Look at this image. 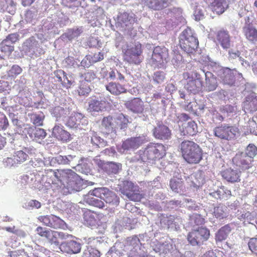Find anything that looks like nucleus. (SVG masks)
Masks as SVG:
<instances>
[{
    "instance_id": "f257e3e1",
    "label": "nucleus",
    "mask_w": 257,
    "mask_h": 257,
    "mask_svg": "<svg viewBox=\"0 0 257 257\" xmlns=\"http://www.w3.org/2000/svg\"><path fill=\"white\" fill-rule=\"evenodd\" d=\"M165 147L161 143H150L145 149L140 150L135 158L142 162L151 164L166 156Z\"/></svg>"
},
{
    "instance_id": "f03ea898",
    "label": "nucleus",
    "mask_w": 257,
    "mask_h": 257,
    "mask_svg": "<svg viewBox=\"0 0 257 257\" xmlns=\"http://www.w3.org/2000/svg\"><path fill=\"white\" fill-rule=\"evenodd\" d=\"M184 159L189 164H198L202 159L203 152L200 146L192 141H184L180 144Z\"/></svg>"
},
{
    "instance_id": "7ed1b4c3",
    "label": "nucleus",
    "mask_w": 257,
    "mask_h": 257,
    "mask_svg": "<svg viewBox=\"0 0 257 257\" xmlns=\"http://www.w3.org/2000/svg\"><path fill=\"white\" fill-rule=\"evenodd\" d=\"M257 155V147L253 144H248L244 152H238L232 158V163L242 170H247L252 166L254 158Z\"/></svg>"
},
{
    "instance_id": "20e7f679",
    "label": "nucleus",
    "mask_w": 257,
    "mask_h": 257,
    "mask_svg": "<svg viewBox=\"0 0 257 257\" xmlns=\"http://www.w3.org/2000/svg\"><path fill=\"white\" fill-rule=\"evenodd\" d=\"M75 172L71 169H48L45 170L46 177L49 179V183L58 184L59 186L66 187L68 183L71 180Z\"/></svg>"
},
{
    "instance_id": "39448f33",
    "label": "nucleus",
    "mask_w": 257,
    "mask_h": 257,
    "mask_svg": "<svg viewBox=\"0 0 257 257\" xmlns=\"http://www.w3.org/2000/svg\"><path fill=\"white\" fill-rule=\"evenodd\" d=\"M213 132L216 137L225 141L234 139L239 134L237 127L228 123H222L215 127Z\"/></svg>"
},
{
    "instance_id": "423d86ee",
    "label": "nucleus",
    "mask_w": 257,
    "mask_h": 257,
    "mask_svg": "<svg viewBox=\"0 0 257 257\" xmlns=\"http://www.w3.org/2000/svg\"><path fill=\"white\" fill-rule=\"evenodd\" d=\"M125 249L128 257H145L147 255L145 247L142 246L137 236L127 238Z\"/></svg>"
},
{
    "instance_id": "0eeeda50",
    "label": "nucleus",
    "mask_w": 257,
    "mask_h": 257,
    "mask_svg": "<svg viewBox=\"0 0 257 257\" xmlns=\"http://www.w3.org/2000/svg\"><path fill=\"white\" fill-rule=\"evenodd\" d=\"M137 18L133 13L119 12L116 20V27L120 31L127 33L133 29L134 24L137 22Z\"/></svg>"
},
{
    "instance_id": "6e6552de",
    "label": "nucleus",
    "mask_w": 257,
    "mask_h": 257,
    "mask_svg": "<svg viewBox=\"0 0 257 257\" xmlns=\"http://www.w3.org/2000/svg\"><path fill=\"white\" fill-rule=\"evenodd\" d=\"M91 194L96 197H100L106 203L113 206H116L119 204V198L116 194L111 190L106 187L95 188L92 190Z\"/></svg>"
},
{
    "instance_id": "1a4fd4ad",
    "label": "nucleus",
    "mask_w": 257,
    "mask_h": 257,
    "mask_svg": "<svg viewBox=\"0 0 257 257\" xmlns=\"http://www.w3.org/2000/svg\"><path fill=\"white\" fill-rule=\"evenodd\" d=\"M210 236L209 230L205 227H199L190 232L187 235V240L192 246L201 245L203 242L208 239Z\"/></svg>"
},
{
    "instance_id": "9d476101",
    "label": "nucleus",
    "mask_w": 257,
    "mask_h": 257,
    "mask_svg": "<svg viewBox=\"0 0 257 257\" xmlns=\"http://www.w3.org/2000/svg\"><path fill=\"white\" fill-rule=\"evenodd\" d=\"M211 66H214L216 69V74L220 77L223 84L229 86L236 85L234 76L236 74L237 71L235 69H231L228 67H223L221 65Z\"/></svg>"
},
{
    "instance_id": "9b49d317",
    "label": "nucleus",
    "mask_w": 257,
    "mask_h": 257,
    "mask_svg": "<svg viewBox=\"0 0 257 257\" xmlns=\"http://www.w3.org/2000/svg\"><path fill=\"white\" fill-rule=\"evenodd\" d=\"M142 53V45L136 43L132 47H128L124 52V59L130 64H139L143 58Z\"/></svg>"
},
{
    "instance_id": "f8f14e48",
    "label": "nucleus",
    "mask_w": 257,
    "mask_h": 257,
    "mask_svg": "<svg viewBox=\"0 0 257 257\" xmlns=\"http://www.w3.org/2000/svg\"><path fill=\"white\" fill-rule=\"evenodd\" d=\"M160 222L162 227H167L168 228L179 231L184 222L183 219L178 215H169L162 214L160 216Z\"/></svg>"
},
{
    "instance_id": "ddd939ff",
    "label": "nucleus",
    "mask_w": 257,
    "mask_h": 257,
    "mask_svg": "<svg viewBox=\"0 0 257 257\" xmlns=\"http://www.w3.org/2000/svg\"><path fill=\"white\" fill-rule=\"evenodd\" d=\"M39 47L40 44L35 37L32 36L24 42L22 45V51L26 55L32 57L36 52H38L40 54L44 53L43 50Z\"/></svg>"
},
{
    "instance_id": "4468645a",
    "label": "nucleus",
    "mask_w": 257,
    "mask_h": 257,
    "mask_svg": "<svg viewBox=\"0 0 257 257\" xmlns=\"http://www.w3.org/2000/svg\"><path fill=\"white\" fill-rule=\"evenodd\" d=\"M154 137L163 141H168L172 138V131L162 122L158 121L152 130Z\"/></svg>"
},
{
    "instance_id": "2eb2a0df",
    "label": "nucleus",
    "mask_w": 257,
    "mask_h": 257,
    "mask_svg": "<svg viewBox=\"0 0 257 257\" xmlns=\"http://www.w3.org/2000/svg\"><path fill=\"white\" fill-rule=\"evenodd\" d=\"M86 187L85 181L75 173L71 180L68 182L66 188L64 189L63 194L66 195L68 193L71 194L78 192Z\"/></svg>"
},
{
    "instance_id": "dca6fc26",
    "label": "nucleus",
    "mask_w": 257,
    "mask_h": 257,
    "mask_svg": "<svg viewBox=\"0 0 257 257\" xmlns=\"http://www.w3.org/2000/svg\"><path fill=\"white\" fill-rule=\"evenodd\" d=\"M78 161L79 156L73 153L67 155H57L51 159L50 163L53 165H69L73 168Z\"/></svg>"
},
{
    "instance_id": "f3484780",
    "label": "nucleus",
    "mask_w": 257,
    "mask_h": 257,
    "mask_svg": "<svg viewBox=\"0 0 257 257\" xmlns=\"http://www.w3.org/2000/svg\"><path fill=\"white\" fill-rule=\"evenodd\" d=\"M101 131L111 139H114L117 136L114 118L111 116L104 117L101 122Z\"/></svg>"
},
{
    "instance_id": "a211bd4d",
    "label": "nucleus",
    "mask_w": 257,
    "mask_h": 257,
    "mask_svg": "<svg viewBox=\"0 0 257 257\" xmlns=\"http://www.w3.org/2000/svg\"><path fill=\"white\" fill-rule=\"evenodd\" d=\"M82 243L74 240H68L61 242L60 251L69 255L77 254L82 249Z\"/></svg>"
},
{
    "instance_id": "6ab92c4d",
    "label": "nucleus",
    "mask_w": 257,
    "mask_h": 257,
    "mask_svg": "<svg viewBox=\"0 0 257 257\" xmlns=\"http://www.w3.org/2000/svg\"><path fill=\"white\" fill-rule=\"evenodd\" d=\"M183 75L184 78L187 77V82L185 85V88L188 92L195 94L201 90L203 85L199 75L196 73V78L194 79L190 77L188 73H184Z\"/></svg>"
},
{
    "instance_id": "aec40b11",
    "label": "nucleus",
    "mask_w": 257,
    "mask_h": 257,
    "mask_svg": "<svg viewBox=\"0 0 257 257\" xmlns=\"http://www.w3.org/2000/svg\"><path fill=\"white\" fill-rule=\"evenodd\" d=\"M94 161L98 166L102 165V169L108 175L112 177L117 174L121 170L122 165L121 163L112 161L103 163L98 159H94Z\"/></svg>"
},
{
    "instance_id": "412c9836",
    "label": "nucleus",
    "mask_w": 257,
    "mask_h": 257,
    "mask_svg": "<svg viewBox=\"0 0 257 257\" xmlns=\"http://www.w3.org/2000/svg\"><path fill=\"white\" fill-rule=\"evenodd\" d=\"M23 132L26 133V136L28 138H30L32 141L38 143H40V141L43 140L47 135L44 129L36 126L25 127Z\"/></svg>"
},
{
    "instance_id": "4be33fe9",
    "label": "nucleus",
    "mask_w": 257,
    "mask_h": 257,
    "mask_svg": "<svg viewBox=\"0 0 257 257\" xmlns=\"http://www.w3.org/2000/svg\"><path fill=\"white\" fill-rule=\"evenodd\" d=\"M87 144L93 150H97L107 145V142L98 136L97 133L90 131L87 135Z\"/></svg>"
},
{
    "instance_id": "5701e85b",
    "label": "nucleus",
    "mask_w": 257,
    "mask_h": 257,
    "mask_svg": "<svg viewBox=\"0 0 257 257\" xmlns=\"http://www.w3.org/2000/svg\"><path fill=\"white\" fill-rule=\"evenodd\" d=\"M146 142V138L144 136L132 137L123 142L122 147L124 150H135L138 148Z\"/></svg>"
},
{
    "instance_id": "b1692460",
    "label": "nucleus",
    "mask_w": 257,
    "mask_h": 257,
    "mask_svg": "<svg viewBox=\"0 0 257 257\" xmlns=\"http://www.w3.org/2000/svg\"><path fill=\"white\" fill-rule=\"evenodd\" d=\"M179 44L182 50L191 54L198 48L199 42L197 38H190V39H179Z\"/></svg>"
},
{
    "instance_id": "393cba45",
    "label": "nucleus",
    "mask_w": 257,
    "mask_h": 257,
    "mask_svg": "<svg viewBox=\"0 0 257 257\" xmlns=\"http://www.w3.org/2000/svg\"><path fill=\"white\" fill-rule=\"evenodd\" d=\"M167 56V49L165 47L157 46L154 48L152 55V63H158V64L164 63L163 59H166Z\"/></svg>"
},
{
    "instance_id": "a878e982",
    "label": "nucleus",
    "mask_w": 257,
    "mask_h": 257,
    "mask_svg": "<svg viewBox=\"0 0 257 257\" xmlns=\"http://www.w3.org/2000/svg\"><path fill=\"white\" fill-rule=\"evenodd\" d=\"M221 174L222 177L228 182L235 183L240 180L241 172L237 169H227Z\"/></svg>"
},
{
    "instance_id": "bb28decb",
    "label": "nucleus",
    "mask_w": 257,
    "mask_h": 257,
    "mask_svg": "<svg viewBox=\"0 0 257 257\" xmlns=\"http://www.w3.org/2000/svg\"><path fill=\"white\" fill-rule=\"evenodd\" d=\"M52 137L59 141L67 142L70 140V134L66 131L63 129L62 125L55 124L52 129Z\"/></svg>"
},
{
    "instance_id": "cd10ccee",
    "label": "nucleus",
    "mask_w": 257,
    "mask_h": 257,
    "mask_svg": "<svg viewBox=\"0 0 257 257\" xmlns=\"http://www.w3.org/2000/svg\"><path fill=\"white\" fill-rule=\"evenodd\" d=\"M88 103V109L92 113L102 111L105 108V101L101 97L91 98Z\"/></svg>"
},
{
    "instance_id": "c85d7f7f",
    "label": "nucleus",
    "mask_w": 257,
    "mask_h": 257,
    "mask_svg": "<svg viewBox=\"0 0 257 257\" xmlns=\"http://www.w3.org/2000/svg\"><path fill=\"white\" fill-rule=\"evenodd\" d=\"M127 109L134 113H141L144 110L143 101L139 98H135L125 103Z\"/></svg>"
},
{
    "instance_id": "c756f323",
    "label": "nucleus",
    "mask_w": 257,
    "mask_h": 257,
    "mask_svg": "<svg viewBox=\"0 0 257 257\" xmlns=\"http://www.w3.org/2000/svg\"><path fill=\"white\" fill-rule=\"evenodd\" d=\"M145 195L148 197L153 196V193L151 192H149L148 195L143 194L141 192L139 187L136 185L130 191L125 197L130 200L136 202L140 201L144 197Z\"/></svg>"
},
{
    "instance_id": "7c9ffc66",
    "label": "nucleus",
    "mask_w": 257,
    "mask_h": 257,
    "mask_svg": "<svg viewBox=\"0 0 257 257\" xmlns=\"http://www.w3.org/2000/svg\"><path fill=\"white\" fill-rule=\"evenodd\" d=\"M231 195L230 191L224 186L217 188L213 191H210L208 196L217 200H227Z\"/></svg>"
},
{
    "instance_id": "2f4dec72",
    "label": "nucleus",
    "mask_w": 257,
    "mask_h": 257,
    "mask_svg": "<svg viewBox=\"0 0 257 257\" xmlns=\"http://www.w3.org/2000/svg\"><path fill=\"white\" fill-rule=\"evenodd\" d=\"M72 168H74L76 171L84 175H88L91 174V169L90 165L87 162V159L84 158H80L79 157V161L76 165L73 166Z\"/></svg>"
},
{
    "instance_id": "473e14b6",
    "label": "nucleus",
    "mask_w": 257,
    "mask_h": 257,
    "mask_svg": "<svg viewBox=\"0 0 257 257\" xmlns=\"http://www.w3.org/2000/svg\"><path fill=\"white\" fill-rule=\"evenodd\" d=\"M217 40L223 49H228L230 46V37L227 31H219L216 35Z\"/></svg>"
},
{
    "instance_id": "72a5a7b5",
    "label": "nucleus",
    "mask_w": 257,
    "mask_h": 257,
    "mask_svg": "<svg viewBox=\"0 0 257 257\" xmlns=\"http://www.w3.org/2000/svg\"><path fill=\"white\" fill-rule=\"evenodd\" d=\"M126 252L125 245L120 242H116L107 252V257H120Z\"/></svg>"
},
{
    "instance_id": "f704fd0d",
    "label": "nucleus",
    "mask_w": 257,
    "mask_h": 257,
    "mask_svg": "<svg viewBox=\"0 0 257 257\" xmlns=\"http://www.w3.org/2000/svg\"><path fill=\"white\" fill-rule=\"evenodd\" d=\"M173 249V244L171 240H166L162 243H158L154 248V250L159 254H167Z\"/></svg>"
},
{
    "instance_id": "c9c22d12",
    "label": "nucleus",
    "mask_w": 257,
    "mask_h": 257,
    "mask_svg": "<svg viewBox=\"0 0 257 257\" xmlns=\"http://www.w3.org/2000/svg\"><path fill=\"white\" fill-rule=\"evenodd\" d=\"M205 82L204 85V90L206 91H212L216 89L217 87V82L216 77L210 72L205 73Z\"/></svg>"
},
{
    "instance_id": "e433bc0d",
    "label": "nucleus",
    "mask_w": 257,
    "mask_h": 257,
    "mask_svg": "<svg viewBox=\"0 0 257 257\" xmlns=\"http://www.w3.org/2000/svg\"><path fill=\"white\" fill-rule=\"evenodd\" d=\"M117 133L118 130L125 131L128 127V124L131 121L129 120V117L127 115H124L122 113L118 114L114 118Z\"/></svg>"
},
{
    "instance_id": "4c0bfd02",
    "label": "nucleus",
    "mask_w": 257,
    "mask_h": 257,
    "mask_svg": "<svg viewBox=\"0 0 257 257\" xmlns=\"http://www.w3.org/2000/svg\"><path fill=\"white\" fill-rule=\"evenodd\" d=\"M205 172L198 170L191 176L192 185L196 188L202 186L205 182Z\"/></svg>"
},
{
    "instance_id": "58836bf2",
    "label": "nucleus",
    "mask_w": 257,
    "mask_h": 257,
    "mask_svg": "<svg viewBox=\"0 0 257 257\" xmlns=\"http://www.w3.org/2000/svg\"><path fill=\"white\" fill-rule=\"evenodd\" d=\"M207 4L210 5L213 11L218 14H222L228 6L225 0H209Z\"/></svg>"
},
{
    "instance_id": "ea45409f",
    "label": "nucleus",
    "mask_w": 257,
    "mask_h": 257,
    "mask_svg": "<svg viewBox=\"0 0 257 257\" xmlns=\"http://www.w3.org/2000/svg\"><path fill=\"white\" fill-rule=\"evenodd\" d=\"M173 179L170 181V187L172 190L176 193H179L183 189V178L182 175L178 176L175 175Z\"/></svg>"
},
{
    "instance_id": "a19ab883",
    "label": "nucleus",
    "mask_w": 257,
    "mask_h": 257,
    "mask_svg": "<svg viewBox=\"0 0 257 257\" xmlns=\"http://www.w3.org/2000/svg\"><path fill=\"white\" fill-rule=\"evenodd\" d=\"M0 11L13 15L16 11V3L13 0H0Z\"/></svg>"
},
{
    "instance_id": "79ce46f5",
    "label": "nucleus",
    "mask_w": 257,
    "mask_h": 257,
    "mask_svg": "<svg viewBox=\"0 0 257 257\" xmlns=\"http://www.w3.org/2000/svg\"><path fill=\"white\" fill-rule=\"evenodd\" d=\"M90 190L88 194L85 197L84 200L85 202L89 205L102 208L104 206V202L101 200L100 197H96L91 194Z\"/></svg>"
},
{
    "instance_id": "37998d69",
    "label": "nucleus",
    "mask_w": 257,
    "mask_h": 257,
    "mask_svg": "<svg viewBox=\"0 0 257 257\" xmlns=\"http://www.w3.org/2000/svg\"><path fill=\"white\" fill-rule=\"evenodd\" d=\"M232 228L230 224H226L221 227L215 233L216 241L221 242L225 240L231 231Z\"/></svg>"
},
{
    "instance_id": "c03bdc74",
    "label": "nucleus",
    "mask_w": 257,
    "mask_h": 257,
    "mask_svg": "<svg viewBox=\"0 0 257 257\" xmlns=\"http://www.w3.org/2000/svg\"><path fill=\"white\" fill-rule=\"evenodd\" d=\"M197 132V125L194 121L191 120L183 124V131H182L183 135L194 136Z\"/></svg>"
},
{
    "instance_id": "a18cd8bd",
    "label": "nucleus",
    "mask_w": 257,
    "mask_h": 257,
    "mask_svg": "<svg viewBox=\"0 0 257 257\" xmlns=\"http://www.w3.org/2000/svg\"><path fill=\"white\" fill-rule=\"evenodd\" d=\"M105 87L107 90L115 95H119L126 91V89L122 85L112 82H109L107 85H106Z\"/></svg>"
},
{
    "instance_id": "49530a36",
    "label": "nucleus",
    "mask_w": 257,
    "mask_h": 257,
    "mask_svg": "<svg viewBox=\"0 0 257 257\" xmlns=\"http://www.w3.org/2000/svg\"><path fill=\"white\" fill-rule=\"evenodd\" d=\"M243 32L247 40L250 44L257 46V29L255 27L248 28Z\"/></svg>"
},
{
    "instance_id": "de8ad7c7",
    "label": "nucleus",
    "mask_w": 257,
    "mask_h": 257,
    "mask_svg": "<svg viewBox=\"0 0 257 257\" xmlns=\"http://www.w3.org/2000/svg\"><path fill=\"white\" fill-rule=\"evenodd\" d=\"M213 214L217 219L225 218L228 216V208L226 206L220 204L217 206L214 207Z\"/></svg>"
},
{
    "instance_id": "09e8293b",
    "label": "nucleus",
    "mask_w": 257,
    "mask_h": 257,
    "mask_svg": "<svg viewBox=\"0 0 257 257\" xmlns=\"http://www.w3.org/2000/svg\"><path fill=\"white\" fill-rule=\"evenodd\" d=\"M31 122H32L35 126H42L45 118V115L42 112L37 113H30L28 114Z\"/></svg>"
},
{
    "instance_id": "8fccbe9b",
    "label": "nucleus",
    "mask_w": 257,
    "mask_h": 257,
    "mask_svg": "<svg viewBox=\"0 0 257 257\" xmlns=\"http://www.w3.org/2000/svg\"><path fill=\"white\" fill-rule=\"evenodd\" d=\"M136 185L131 181L124 180L119 182L118 184V188L119 191H120L123 195L126 196L130 191Z\"/></svg>"
},
{
    "instance_id": "3c124183",
    "label": "nucleus",
    "mask_w": 257,
    "mask_h": 257,
    "mask_svg": "<svg viewBox=\"0 0 257 257\" xmlns=\"http://www.w3.org/2000/svg\"><path fill=\"white\" fill-rule=\"evenodd\" d=\"M228 59L230 63H240L243 64L246 63L244 58L240 56V52L238 51L235 52L233 50H229L228 52Z\"/></svg>"
},
{
    "instance_id": "603ef678",
    "label": "nucleus",
    "mask_w": 257,
    "mask_h": 257,
    "mask_svg": "<svg viewBox=\"0 0 257 257\" xmlns=\"http://www.w3.org/2000/svg\"><path fill=\"white\" fill-rule=\"evenodd\" d=\"M93 88L94 86L92 84H89L85 81L79 80V85L78 89L79 95L87 96Z\"/></svg>"
},
{
    "instance_id": "864d4df0",
    "label": "nucleus",
    "mask_w": 257,
    "mask_h": 257,
    "mask_svg": "<svg viewBox=\"0 0 257 257\" xmlns=\"http://www.w3.org/2000/svg\"><path fill=\"white\" fill-rule=\"evenodd\" d=\"M100 252L90 245H86L83 249L82 257H100Z\"/></svg>"
},
{
    "instance_id": "5fc2aeb1",
    "label": "nucleus",
    "mask_w": 257,
    "mask_h": 257,
    "mask_svg": "<svg viewBox=\"0 0 257 257\" xmlns=\"http://www.w3.org/2000/svg\"><path fill=\"white\" fill-rule=\"evenodd\" d=\"M48 242L54 246V248L58 249L57 251L60 250V246L61 243L58 241V238L57 235V231L51 230L47 237Z\"/></svg>"
},
{
    "instance_id": "6e6d98bb",
    "label": "nucleus",
    "mask_w": 257,
    "mask_h": 257,
    "mask_svg": "<svg viewBox=\"0 0 257 257\" xmlns=\"http://www.w3.org/2000/svg\"><path fill=\"white\" fill-rule=\"evenodd\" d=\"M192 8L194 10L193 15L196 21L204 18L205 10L201 6L198 5L197 3L192 4Z\"/></svg>"
},
{
    "instance_id": "4d7b16f0",
    "label": "nucleus",
    "mask_w": 257,
    "mask_h": 257,
    "mask_svg": "<svg viewBox=\"0 0 257 257\" xmlns=\"http://www.w3.org/2000/svg\"><path fill=\"white\" fill-rule=\"evenodd\" d=\"M103 59V55L99 52L98 53H96L93 55H88L85 57V58L81 62V64H87V61H88V64H92L96 63L101 60Z\"/></svg>"
},
{
    "instance_id": "13d9d810",
    "label": "nucleus",
    "mask_w": 257,
    "mask_h": 257,
    "mask_svg": "<svg viewBox=\"0 0 257 257\" xmlns=\"http://www.w3.org/2000/svg\"><path fill=\"white\" fill-rule=\"evenodd\" d=\"M64 221L59 217L51 215L49 227L54 229L61 228L64 226Z\"/></svg>"
},
{
    "instance_id": "bf43d9fd",
    "label": "nucleus",
    "mask_w": 257,
    "mask_h": 257,
    "mask_svg": "<svg viewBox=\"0 0 257 257\" xmlns=\"http://www.w3.org/2000/svg\"><path fill=\"white\" fill-rule=\"evenodd\" d=\"M96 215L90 211H86L83 214V218L86 225L90 226H95L96 224Z\"/></svg>"
},
{
    "instance_id": "052dcab7",
    "label": "nucleus",
    "mask_w": 257,
    "mask_h": 257,
    "mask_svg": "<svg viewBox=\"0 0 257 257\" xmlns=\"http://www.w3.org/2000/svg\"><path fill=\"white\" fill-rule=\"evenodd\" d=\"M68 110L67 108H64L61 106L55 107L52 111V115L56 118V120H59L61 118L65 117L68 115Z\"/></svg>"
},
{
    "instance_id": "680f3d73",
    "label": "nucleus",
    "mask_w": 257,
    "mask_h": 257,
    "mask_svg": "<svg viewBox=\"0 0 257 257\" xmlns=\"http://www.w3.org/2000/svg\"><path fill=\"white\" fill-rule=\"evenodd\" d=\"M246 101L248 102L251 111L257 110V95L254 92H251L246 97Z\"/></svg>"
},
{
    "instance_id": "e2e57ef3",
    "label": "nucleus",
    "mask_w": 257,
    "mask_h": 257,
    "mask_svg": "<svg viewBox=\"0 0 257 257\" xmlns=\"http://www.w3.org/2000/svg\"><path fill=\"white\" fill-rule=\"evenodd\" d=\"M248 11L245 9H241L238 13L239 16L241 18L245 16L244 18V25L242 28L243 31L248 29V28H252L254 26L252 25V21L250 18L249 16L247 15Z\"/></svg>"
},
{
    "instance_id": "0e129e2a",
    "label": "nucleus",
    "mask_w": 257,
    "mask_h": 257,
    "mask_svg": "<svg viewBox=\"0 0 257 257\" xmlns=\"http://www.w3.org/2000/svg\"><path fill=\"white\" fill-rule=\"evenodd\" d=\"M185 207L190 211H197L200 208V204L196 203L194 200L191 198H184L183 199Z\"/></svg>"
},
{
    "instance_id": "69168bd1",
    "label": "nucleus",
    "mask_w": 257,
    "mask_h": 257,
    "mask_svg": "<svg viewBox=\"0 0 257 257\" xmlns=\"http://www.w3.org/2000/svg\"><path fill=\"white\" fill-rule=\"evenodd\" d=\"M14 46H4L0 44V59H5L9 56L14 51Z\"/></svg>"
},
{
    "instance_id": "338daca9",
    "label": "nucleus",
    "mask_w": 257,
    "mask_h": 257,
    "mask_svg": "<svg viewBox=\"0 0 257 257\" xmlns=\"http://www.w3.org/2000/svg\"><path fill=\"white\" fill-rule=\"evenodd\" d=\"M80 117H81L79 114V112H75L72 114L68 118L66 125L67 126L72 128H76L80 127L79 126L77 125V119H79Z\"/></svg>"
},
{
    "instance_id": "774afa93",
    "label": "nucleus",
    "mask_w": 257,
    "mask_h": 257,
    "mask_svg": "<svg viewBox=\"0 0 257 257\" xmlns=\"http://www.w3.org/2000/svg\"><path fill=\"white\" fill-rule=\"evenodd\" d=\"M189 223L192 226L201 225L204 223V219L200 214L194 213L189 216Z\"/></svg>"
}]
</instances>
